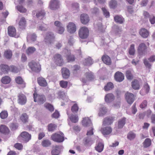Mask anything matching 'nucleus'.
I'll use <instances>...</instances> for the list:
<instances>
[{
    "mask_svg": "<svg viewBox=\"0 0 155 155\" xmlns=\"http://www.w3.org/2000/svg\"><path fill=\"white\" fill-rule=\"evenodd\" d=\"M79 108L78 104H74L71 107V111L73 113H77L78 111Z\"/></svg>",
    "mask_w": 155,
    "mask_h": 155,
    "instance_id": "nucleus-51",
    "label": "nucleus"
},
{
    "mask_svg": "<svg viewBox=\"0 0 155 155\" xmlns=\"http://www.w3.org/2000/svg\"><path fill=\"white\" fill-rule=\"evenodd\" d=\"M31 136H18V139L21 142L26 143L31 139Z\"/></svg>",
    "mask_w": 155,
    "mask_h": 155,
    "instance_id": "nucleus-32",
    "label": "nucleus"
},
{
    "mask_svg": "<svg viewBox=\"0 0 155 155\" xmlns=\"http://www.w3.org/2000/svg\"><path fill=\"white\" fill-rule=\"evenodd\" d=\"M17 10L20 12L25 13L27 11L26 9L22 5H18L17 6Z\"/></svg>",
    "mask_w": 155,
    "mask_h": 155,
    "instance_id": "nucleus-55",
    "label": "nucleus"
},
{
    "mask_svg": "<svg viewBox=\"0 0 155 155\" xmlns=\"http://www.w3.org/2000/svg\"><path fill=\"white\" fill-rule=\"evenodd\" d=\"M131 86L134 90H139L140 88L139 81L137 79L134 80L131 82Z\"/></svg>",
    "mask_w": 155,
    "mask_h": 155,
    "instance_id": "nucleus-30",
    "label": "nucleus"
},
{
    "mask_svg": "<svg viewBox=\"0 0 155 155\" xmlns=\"http://www.w3.org/2000/svg\"><path fill=\"white\" fill-rule=\"evenodd\" d=\"M57 125L53 123H50L47 126V129L48 131L53 132L57 128Z\"/></svg>",
    "mask_w": 155,
    "mask_h": 155,
    "instance_id": "nucleus-34",
    "label": "nucleus"
},
{
    "mask_svg": "<svg viewBox=\"0 0 155 155\" xmlns=\"http://www.w3.org/2000/svg\"><path fill=\"white\" fill-rule=\"evenodd\" d=\"M125 97L127 102L130 104H132L134 101V95L132 93L127 92L125 94Z\"/></svg>",
    "mask_w": 155,
    "mask_h": 155,
    "instance_id": "nucleus-8",
    "label": "nucleus"
},
{
    "mask_svg": "<svg viewBox=\"0 0 155 155\" xmlns=\"http://www.w3.org/2000/svg\"><path fill=\"white\" fill-rule=\"evenodd\" d=\"M114 78L117 81L121 82L124 80V76L122 73L118 71L115 74Z\"/></svg>",
    "mask_w": 155,
    "mask_h": 155,
    "instance_id": "nucleus-15",
    "label": "nucleus"
},
{
    "mask_svg": "<svg viewBox=\"0 0 155 155\" xmlns=\"http://www.w3.org/2000/svg\"><path fill=\"white\" fill-rule=\"evenodd\" d=\"M8 35L11 37H15L16 35V29L12 26H9L8 27Z\"/></svg>",
    "mask_w": 155,
    "mask_h": 155,
    "instance_id": "nucleus-17",
    "label": "nucleus"
},
{
    "mask_svg": "<svg viewBox=\"0 0 155 155\" xmlns=\"http://www.w3.org/2000/svg\"><path fill=\"white\" fill-rule=\"evenodd\" d=\"M26 25V21L24 17L21 18L18 23L19 27L20 29L23 30L25 29Z\"/></svg>",
    "mask_w": 155,
    "mask_h": 155,
    "instance_id": "nucleus-23",
    "label": "nucleus"
},
{
    "mask_svg": "<svg viewBox=\"0 0 155 155\" xmlns=\"http://www.w3.org/2000/svg\"><path fill=\"white\" fill-rule=\"evenodd\" d=\"M107 112V109L105 107H102L100 108L98 114L99 116H102Z\"/></svg>",
    "mask_w": 155,
    "mask_h": 155,
    "instance_id": "nucleus-39",
    "label": "nucleus"
},
{
    "mask_svg": "<svg viewBox=\"0 0 155 155\" xmlns=\"http://www.w3.org/2000/svg\"><path fill=\"white\" fill-rule=\"evenodd\" d=\"M59 84L61 87L66 88L68 86V82L64 81H61L59 82Z\"/></svg>",
    "mask_w": 155,
    "mask_h": 155,
    "instance_id": "nucleus-54",
    "label": "nucleus"
},
{
    "mask_svg": "<svg viewBox=\"0 0 155 155\" xmlns=\"http://www.w3.org/2000/svg\"><path fill=\"white\" fill-rule=\"evenodd\" d=\"M80 20L82 24L86 25L89 22L90 18L87 14L83 13L81 15Z\"/></svg>",
    "mask_w": 155,
    "mask_h": 155,
    "instance_id": "nucleus-16",
    "label": "nucleus"
},
{
    "mask_svg": "<svg viewBox=\"0 0 155 155\" xmlns=\"http://www.w3.org/2000/svg\"><path fill=\"white\" fill-rule=\"evenodd\" d=\"M55 36L54 34L52 32H47L45 38V41L46 44L49 45L53 43L54 41Z\"/></svg>",
    "mask_w": 155,
    "mask_h": 155,
    "instance_id": "nucleus-3",
    "label": "nucleus"
},
{
    "mask_svg": "<svg viewBox=\"0 0 155 155\" xmlns=\"http://www.w3.org/2000/svg\"><path fill=\"white\" fill-rule=\"evenodd\" d=\"M114 87L113 84L111 82L107 83L104 87V89L105 91H108L112 89Z\"/></svg>",
    "mask_w": 155,
    "mask_h": 155,
    "instance_id": "nucleus-47",
    "label": "nucleus"
},
{
    "mask_svg": "<svg viewBox=\"0 0 155 155\" xmlns=\"http://www.w3.org/2000/svg\"><path fill=\"white\" fill-rule=\"evenodd\" d=\"M18 102L21 105H24L26 102L27 98L22 93H20L18 95Z\"/></svg>",
    "mask_w": 155,
    "mask_h": 155,
    "instance_id": "nucleus-14",
    "label": "nucleus"
},
{
    "mask_svg": "<svg viewBox=\"0 0 155 155\" xmlns=\"http://www.w3.org/2000/svg\"><path fill=\"white\" fill-rule=\"evenodd\" d=\"M134 47L135 45L134 44H132L130 45L128 51L130 55H134L135 51Z\"/></svg>",
    "mask_w": 155,
    "mask_h": 155,
    "instance_id": "nucleus-43",
    "label": "nucleus"
},
{
    "mask_svg": "<svg viewBox=\"0 0 155 155\" xmlns=\"http://www.w3.org/2000/svg\"><path fill=\"white\" fill-rule=\"evenodd\" d=\"M126 118L124 117L118 121V128H122L125 124Z\"/></svg>",
    "mask_w": 155,
    "mask_h": 155,
    "instance_id": "nucleus-36",
    "label": "nucleus"
},
{
    "mask_svg": "<svg viewBox=\"0 0 155 155\" xmlns=\"http://www.w3.org/2000/svg\"><path fill=\"white\" fill-rule=\"evenodd\" d=\"M151 144V140L149 138L146 139L143 143V146L145 148H147L149 147Z\"/></svg>",
    "mask_w": 155,
    "mask_h": 155,
    "instance_id": "nucleus-48",
    "label": "nucleus"
},
{
    "mask_svg": "<svg viewBox=\"0 0 155 155\" xmlns=\"http://www.w3.org/2000/svg\"><path fill=\"white\" fill-rule=\"evenodd\" d=\"M150 90V87L148 83L146 82L144 83L143 88L140 91V93L142 95L147 94Z\"/></svg>",
    "mask_w": 155,
    "mask_h": 155,
    "instance_id": "nucleus-19",
    "label": "nucleus"
},
{
    "mask_svg": "<svg viewBox=\"0 0 155 155\" xmlns=\"http://www.w3.org/2000/svg\"><path fill=\"white\" fill-rule=\"evenodd\" d=\"M20 119L24 123H26L28 121V117L26 113H24L21 114Z\"/></svg>",
    "mask_w": 155,
    "mask_h": 155,
    "instance_id": "nucleus-42",
    "label": "nucleus"
},
{
    "mask_svg": "<svg viewBox=\"0 0 155 155\" xmlns=\"http://www.w3.org/2000/svg\"><path fill=\"white\" fill-rule=\"evenodd\" d=\"M28 36L32 41H35L36 40L37 36L35 33H33L29 35H28Z\"/></svg>",
    "mask_w": 155,
    "mask_h": 155,
    "instance_id": "nucleus-59",
    "label": "nucleus"
},
{
    "mask_svg": "<svg viewBox=\"0 0 155 155\" xmlns=\"http://www.w3.org/2000/svg\"><path fill=\"white\" fill-rule=\"evenodd\" d=\"M12 53L10 50H7L5 51L4 54V57L7 59H10L12 58Z\"/></svg>",
    "mask_w": 155,
    "mask_h": 155,
    "instance_id": "nucleus-33",
    "label": "nucleus"
},
{
    "mask_svg": "<svg viewBox=\"0 0 155 155\" xmlns=\"http://www.w3.org/2000/svg\"><path fill=\"white\" fill-rule=\"evenodd\" d=\"M59 147L56 145L53 147V150L51 151L52 155H58L59 154Z\"/></svg>",
    "mask_w": 155,
    "mask_h": 155,
    "instance_id": "nucleus-38",
    "label": "nucleus"
},
{
    "mask_svg": "<svg viewBox=\"0 0 155 155\" xmlns=\"http://www.w3.org/2000/svg\"><path fill=\"white\" fill-rule=\"evenodd\" d=\"M41 144L44 147H48L51 145V143L48 140L46 139L42 141Z\"/></svg>",
    "mask_w": 155,
    "mask_h": 155,
    "instance_id": "nucleus-45",
    "label": "nucleus"
},
{
    "mask_svg": "<svg viewBox=\"0 0 155 155\" xmlns=\"http://www.w3.org/2000/svg\"><path fill=\"white\" fill-rule=\"evenodd\" d=\"M16 83L18 84L21 85V87L24 88L25 87L26 83L20 76H18L15 79Z\"/></svg>",
    "mask_w": 155,
    "mask_h": 155,
    "instance_id": "nucleus-18",
    "label": "nucleus"
},
{
    "mask_svg": "<svg viewBox=\"0 0 155 155\" xmlns=\"http://www.w3.org/2000/svg\"><path fill=\"white\" fill-rule=\"evenodd\" d=\"M126 76L128 80H132L134 78L133 75L130 70H127L126 72Z\"/></svg>",
    "mask_w": 155,
    "mask_h": 155,
    "instance_id": "nucleus-50",
    "label": "nucleus"
},
{
    "mask_svg": "<svg viewBox=\"0 0 155 155\" xmlns=\"http://www.w3.org/2000/svg\"><path fill=\"white\" fill-rule=\"evenodd\" d=\"M1 71L4 74H7L10 71V66L5 64H2L0 65Z\"/></svg>",
    "mask_w": 155,
    "mask_h": 155,
    "instance_id": "nucleus-29",
    "label": "nucleus"
},
{
    "mask_svg": "<svg viewBox=\"0 0 155 155\" xmlns=\"http://www.w3.org/2000/svg\"><path fill=\"white\" fill-rule=\"evenodd\" d=\"M61 73L63 78L64 79L68 78L70 76L69 71L66 68H62Z\"/></svg>",
    "mask_w": 155,
    "mask_h": 155,
    "instance_id": "nucleus-25",
    "label": "nucleus"
},
{
    "mask_svg": "<svg viewBox=\"0 0 155 155\" xmlns=\"http://www.w3.org/2000/svg\"><path fill=\"white\" fill-rule=\"evenodd\" d=\"M18 126L16 124L12 123L11 124L10 127L12 131H14L18 129Z\"/></svg>",
    "mask_w": 155,
    "mask_h": 155,
    "instance_id": "nucleus-61",
    "label": "nucleus"
},
{
    "mask_svg": "<svg viewBox=\"0 0 155 155\" xmlns=\"http://www.w3.org/2000/svg\"><path fill=\"white\" fill-rule=\"evenodd\" d=\"M148 48L144 43H141L138 45L137 51L139 54L141 55H145L147 53Z\"/></svg>",
    "mask_w": 155,
    "mask_h": 155,
    "instance_id": "nucleus-4",
    "label": "nucleus"
},
{
    "mask_svg": "<svg viewBox=\"0 0 155 155\" xmlns=\"http://www.w3.org/2000/svg\"><path fill=\"white\" fill-rule=\"evenodd\" d=\"M114 19L116 22L120 24H122L124 21V18L118 15L114 16Z\"/></svg>",
    "mask_w": 155,
    "mask_h": 155,
    "instance_id": "nucleus-37",
    "label": "nucleus"
},
{
    "mask_svg": "<svg viewBox=\"0 0 155 155\" xmlns=\"http://www.w3.org/2000/svg\"><path fill=\"white\" fill-rule=\"evenodd\" d=\"M67 31L70 33L75 32L76 30V27L73 22H69L67 26Z\"/></svg>",
    "mask_w": 155,
    "mask_h": 155,
    "instance_id": "nucleus-12",
    "label": "nucleus"
},
{
    "mask_svg": "<svg viewBox=\"0 0 155 155\" xmlns=\"http://www.w3.org/2000/svg\"><path fill=\"white\" fill-rule=\"evenodd\" d=\"M10 71L12 72L15 73H17L18 72L19 70L17 67L15 66L12 65L10 66Z\"/></svg>",
    "mask_w": 155,
    "mask_h": 155,
    "instance_id": "nucleus-58",
    "label": "nucleus"
},
{
    "mask_svg": "<svg viewBox=\"0 0 155 155\" xmlns=\"http://www.w3.org/2000/svg\"><path fill=\"white\" fill-rule=\"evenodd\" d=\"M68 54L66 56V58L68 62H73L75 61V58L74 55L71 54L70 51L67 50Z\"/></svg>",
    "mask_w": 155,
    "mask_h": 155,
    "instance_id": "nucleus-27",
    "label": "nucleus"
},
{
    "mask_svg": "<svg viewBox=\"0 0 155 155\" xmlns=\"http://www.w3.org/2000/svg\"><path fill=\"white\" fill-rule=\"evenodd\" d=\"M28 66L32 71L35 72H39L41 70L40 68L38 63L34 61L29 63Z\"/></svg>",
    "mask_w": 155,
    "mask_h": 155,
    "instance_id": "nucleus-7",
    "label": "nucleus"
},
{
    "mask_svg": "<svg viewBox=\"0 0 155 155\" xmlns=\"http://www.w3.org/2000/svg\"><path fill=\"white\" fill-rule=\"evenodd\" d=\"M78 33L79 36L80 38L82 39H86L89 35V30L86 27H81L79 29Z\"/></svg>",
    "mask_w": 155,
    "mask_h": 155,
    "instance_id": "nucleus-1",
    "label": "nucleus"
},
{
    "mask_svg": "<svg viewBox=\"0 0 155 155\" xmlns=\"http://www.w3.org/2000/svg\"><path fill=\"white\" fill-rule=\"evenodd\" d=\"M117 5V2L115 0H111L109 3V6L111 8H114L116 7Z\"/></svg>",
    "mask_w": 155,
    "mask_h": 155,
    "instance_id": "nucleus-52",
    "label": "nucleus"
},
{
    "mask_svg": "<svg viewBox=\"0 0 155 155\" xmlns=\"http://www.w3.org/2000/svg\"><path fill=\"white\" fill-rule=\"evenodd\" d=\"M114 98V95L111 93L107 94L105 97V101L108 103H110L113 101Z\"/></svg>",
    "mask_w": 155,
    "mask_h": 155,
    "instance_id": "nucleus-31",
    "label": "nucleus"
},
{
    "mask_svg": "<svg viewBox=\"0 0 155 155\" xmlns=\"http://www.w3.org/2000/svg\"><path fill=\"white\" fill-rule=\"evenodd\" d=\"M94 79V76L93 74L91 71L87 72L85 73L84 77L82 78L81 81L84 83H85L88 81L93 80Z\"/></svg>",
    "mask_w": 155,
    "mask_h": 155,
    "instance_id": "nucleus-2",
    "label": "nucleus"
},
{
    "mask_svg": "<svg viewBox=\"0 0 155 155\" xmlns=\"http://www.w3.org/2000/svg\"><path fill=\"white\" fill-rule=\"evenodd\" d=\"M101 131L103 135H109L112 132V129L110 127H106L101 128Z\"/></svg>",
    "mask_w": 155,
    "mask_h": 155,
    "instance_id": "nucleus-21",
    "label": "nucleus"
},
{
    "mask_svg": "<svg viewBox=\"0 0 155 155\" xmlns=\"http://www.w3.org/2000/svg\"><path fill=\"white\" fill-rule=\"evenodd\" d=\"M37 82L41 86L46 87L47 85V83L45 79L42 77H39L37 78Z\"/></svg>",
    "mask_w": 155,
    "mask_h": 155,
    "instance_id": "nucleus-26",
    "label": "nucleus"
},
{
    "mask_svg": "<svg viewBox=\"0 0 155 155\" xmlns=\"http://www.w3.org/2000/svg\"><path fill=\"white\" fill-rule=\"evenodd\" d=\"M36 14V16L37 18L42 19L45 16L46 13L43 9L40 10L34 11L32 12V14L35 15Z\"/></svg>",
    "mask_w": 155,
    "mask_h": 155,
    "instance_id": "nucleus-9",
    "label": "nucleus"
},
{
    "mask_svg": "<svg viewBox=\"0 0 155 155\" xmlns=\"http://www.w3.org/2000/svg\"><path fill=\"white\" fill-rule=\"evenodd\" d=\"M101 59L103 62L107 65H110L111 64V61L110 58L106 54L102 56Z\"/></svg>",
    "mask_w": 155,
    "mask_h": 155,
    "instance_id": "nucleus-22",
    "label": "nucleus"
},
{
    "mask_svg": "<svg viewBox=\"0 0 155 155\" xmlns=\"http://www.w3.org/2000/svg\"><path fill=\"white\" fill-rule=\"evenodd\" d=\"M45 107L51 112L53 111L54 110L53 106L48 103H46L44 104Z\"/></svg>",
    "mask_w": 155,
    "mask_h": 155,
    "instance_id": "nucleus-44",
    "label": "nucleus"
},
{
    "mask_svg": "<svg viewBox=\"0 0 155 155\" xmlns=\"http://www.w3.org/2000/svg\"><path fill=\"white\" fill-rule=\"evenodd\" d=\"M147 101L146 100H144L142 102V103L140 104V107L142 109L144 108H146L147 106Z\"/></svg>",
    "mask_w": 155,
    "mask_h": 155,
    "instance_id": "nucleus-63",
    "label": "nucleus"
},
{
    "mask_svg": "<svg viewBox=\"0 0 155 155\" xmlns=\"http://www.w3.org/2000/svg\"><path fill=\"white\" fill-rule=\"evenodd\" d=\"M36 50L35 48L34 47H29L26 49V53L27 55H30L33 54L36 51Z\"/></svg>",
    "mask_w": 155,
    "mask_h": 155,
    "instance_id": "nucleus-40",
    "label": "nucleus"
},
{
    "mask_svg": "<svg viewBox=\"0 0 155 155\" xmlns=\"http://www.w3.org/2000/svg\"><path fill=\"white\" fill-rule=\"evenodd\" d=\"M14 147L18 150H21L23 148V146L21 143H16L14 145Z\"/></svg>",
    "mask_w": 155,
    "mask_h": 155,
    "instance_id": "nucleus-56",
    "label": "nucleus"
},
{
    "mask_svg": "<svg viewBox=\"0 0 155 155\" xmlns=\"http://www.w3.org/2000/svg\"><path fill=\"white\" fill-rule=\"evenodd\" d=\"M72 7L73 10H75L76 12L78 11L79 6L78 4L77 3H74L72 4Z\"/></svg>",
    "mask_w": 155,
    "mask_h": 155,
    "instance_id": "nucleus-62",
    "label": "nucleus"
},
{
    "mask_svg": "<svg viewBox=\"0 0 155 155\" xmlns=\"http://www.w3.org/2000/svg\"><path fill=\"white\" fill-rule=\"evenodd\" d=\"M84 63L85 65H91L93 63L92 59L90 57H88L85 59Z\"/></svg>",
    "mask_w": 155,
    "mask_h": 155,
    "instance_id": "nucleus-46",
    "label": "nucleus"
},
{
    "mask_svg": "<svg viewBox=\"0 0 155 155\" xmlns=\"http://www.w3.org/2000/svg\"><path fill=\"white\" fill-rule=\"evenodd\" d=\"M59 2L58 0H51L49 7L51 10H55L59 8Z\"/></svg>",
    "mask_w": 155,
    "mask_h": 155,
    "instance_id": "nucleus-10",
    "label": "nucleus"
},
{
    "mask_svg": "<svg viewBox=\"0 0 155 155\" xmlns=\"http://www.w3.org/2000/svg\"><path fill=\"white\" fill-rule=\"evenodd\" d=\"M143 63L146 67L150 69L151 67V65L150 64L149 62L147 61L146 59H144L143 60Z\"/></svg>",
    "mask_w": 155,
    "mask_h": 155,
    "instance_id": "nucleus-64",
    "label": "nucleus"
},
{
    "mask_svg": "<svg viewBox=\"0 0 155 155\" xmlns=\"http://www.w3.org/2000/svg\"><path fill=\"white\" fill-rule=\"evenodd\" d=\"M102 10L103 12L104 15L106 17L108 18L110 16V13L108 11H107L106 9L104 7L102 8Z\"/></svg>",
    "mask_w": 155,
    "mask_h": 155,
    "instance_id": "nucleus-60",
    "label": "nucleus"
},
{
    "mask_svg": "<svg viewBox=\"0 0 155 155\" xmlns=\"http://www.w3.org/2000/svg\"><path fill=\"white\" fill-rule=\"evenodd\" d=\"M82 124L85 127L92 126V124L91 120L88 117H85L82 121Z\"/></svg>",
    "mask_w": 155,
    "mask_h": 155,
    "instance_id": "nucleus-24",
    "label": "nucleus"
},
{
    "mask_svg": "<svg viewBox=\"0 0 155 155\" xmlns=\"http://www.w3.org/2000/svg\"><path fill=\"white\" fill-rule=\"evenodd\" d=\"M52 140L58 142H61L64 140L63 136H52Z\"/></svg>",
    "mask_w": 155,
    "mask_h": 155,
    "instance_id": "nucleus-41",
    "label": "nucleus"
},
{
    "mask_svg": "<svg viewBox=\"0 0 155 155\" xmlns=\"http://www.w3.org/2000/svg\"><path fill=\"white\" fill-rule=\"evenodd\" d=\"M11 81V78L7 76L3 77L1 80V82L4 84H8Z\"/></svg>",
    "mask_w": 155,
    "mask_h": 155,
    "instance_id": "nucleus-35",
    "label": "nucleus"
},
{
    "mask_svg": "<svg viewBox=\"0 0 155 155\" xmlns=\"http://www.w3.org/2000/svg\"><path fill=\"white\" fill-rule=\"evenodd\" d=\"M34 101L35 102H38L40 104H42L46 101V98L44 95H39L36 93L33 94Z\"/></svg>",
    "mask_w": 155,
    "mask_h": 155,
    "instance_id": "nucleus-6",
    "label": "nucleus"
},
{
    "mask_svg": "<svg viewBox=\"0 0 155 155\" xmlns=\"http://www.w3.org/2000/svg\"><path fill=\"white\" fill-rule=\"evenodd\" d=\"M8 116L7 111L6 110L2 111L0 113V117L2 119H4L7 118Z\"/></svg>",
    "mask_w": 155,
    "mask_h": 155,
    "instance_id": "nucleus-53",
    "label": "nucleus"
},
{
    "mask_svg": "<svg viewBox=\"0 0 155 155\" xmlns=\"http://www.w3.org/2000/svg\"><path fill=\"white\" fill-rule=\"evenodd\" d=\"M114 117H107L105 118L103 121V125L104 126L109 125L111 124L114 120Z\"/></svg>",
    "mask_w": 155,
    "mask_h": 155,
    "instance_id": "nucleus-13",
    "label": "nucleus"
},
{
    "mask_svg": "<svg viewBox=\"0 0 155 155\" xmlns=\"http://www.w3.org/2000/svg\"><path fill=\"white\" fill-rule=\"evenodd\" d=\"M139 34L144 38H147L150 35L149 31L144 28H142L140 29Z\"/></svg>",
    "mask_w": 155,
    "mask_h": 155,
    "instance_id": "nucleus-11",
    "label": "nucleus"
},
{
    "mask_svg": "<svg viewBox=\"0 0 155 155\" xmlns=\"http://www.w3.org/2000/svg\"><path fill=\"white\" fill-rule=\"evenodd\" d=\"M60 116L59 111L56 110L55 112L51 115V117L52 118L57 119Z\"/></svg>",
    "mask_w": 155,
    "mask_h": 155,
    "instance_id": "nucleus-57",
    "label": "nucleus"
},
{
    "mask_svg": "<svg viewBox=\"0 0 155 155\" xmlns=\"http://www.w3.org/2000/svg\"><path fill=\"white\" fill-rule=\"evenodd\" d=\"M70 119L72 122L74 123H77L78 120V117L77 115H72Z\"/></svg>",
    "mask_w": 155,
    "mask_h": 155,
    "instance_id": "nucleus-49",
    "label": "nucleus"
},
{
    "mask_svg": "<svg viewBox=\"0 0 155 155\" xmlns=\"http://www.w3.org/2000/svg\"><path fill=\"white\" fill-rule=\"evenodd\" d=\"M10 130L8 127L4 125H0V132L3 134H8Z\"/></svg>",
    "mask_w": 155,
    "mask_h": 155,
    "instance_id": "nucleus-20",
    "label": "nucleus"
},
{
    "mask_svg": "<svg viewBox=\"0 0 155 155\" xmlns=\"http://www.w3.org/2000/svg\"><path fill=\"white\" fill-rule=\"evenodd\" d=\"M104 144L102 142H99L96 144L95 148L98 152H101L104 149Z\"/></svg>",
    "mask_w": 155,
    "mask_h": 155,
    "instance_id": "nucleus-28",
    "label": "nucleus"
},
{
    "mask_svg": "<svg viewBox=\"0 0 155 155\" xmlns=\"http://www.w3.org/2000/svg\"><path fill=\"white\" fill-rule=\"evenodd\" d=\"M52 59L53 61L57 65L61 66L63 65V60L61 54H55Z\"/></svg>",
    "mask_w": 155,
    "mask_h": 155,
    "instance_id": "nucleus-5",
    "label": "nucleus"
}]
</instances>
